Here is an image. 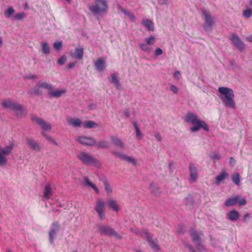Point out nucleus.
<instances>
[{
    "instance_id": "nucleus-24",
    "label": "nucleus",
    "mask_w": 252,
    "mask_h": 252,
    "mask_svg": "<svg viewBox=\"0 0 252 252\" xmlns=\"http://www.w3.org/2000/svg\"><path fill=\"white\" fill-rule=\"evenodd\" d=\"M107 205L110 209H112L115 212H118L120 210L119 205L116 200L110 199L107 201Z\"/></svg>"
},
{
    "instance_id": "nucleus-31",
    "label": "nucleus",
    "mask_w": 252,
    "mask_h": 252,
    "mask_svg": "<svg viewBox=\"0 0 252 252\" xmlns=\"http://www.w3.org/2000/svg\"><path fill=\"white\" fill-rule=\"evenodd\" d=\"M85 184L87 187L92 188L94 191L97 193L98 194L99 193V191L97 187L92 183L88 178L85 179Z\"/></svg>"
},
{
    "instance_id": "nucleus-63",
    "label": "nucleus",
    "mask_w": 252,
    "mask_h": 252,
    "mask_svg": "<svg viewBox=\"0 0 252 252\" xmlns=\"http://www.w3.org/2000/svg\"><path fill=\"white\" fill-rule=\"evenodd\" d=\"M189 250L190 251H191V247H189Z\"/></svg>"
},
{
    "instance_id": "nucleus-30",
    "label": "nucleus",
    "mask_w": 252,
    "mask_h": 252,
    "mask_svg": "<svg viewBox=\"0 0 252 252\" xmlns=\"http://www.w3.org/2000/svg\"><path fill=\"white\" fill-rule=\"evenodd\" d=\"M111 82L114 85V86L117 88L120 89L121 87V84L118 80V75L116 73H114L111 75Z\"/></svg>"
},
{
    "instance_id": "nucleus-1",
    "label": "nucleus",
    "mask_w": 252,
    "mask_h": 252,
    "mask_svg": "<svg viewBox=\"0 0 252 252\" xmlns=\"http://www.w3.org/2000/svg\"><path fill=\"white\" fill-rule=\"evenodd\" d=\"M218 92L219 98L225 107L233 109L236 108L234 93L231 89L225 87H220L218 89Z\"/></svg>"
},
{
    "instance_id": "nucleus-5",
    "label": "nucleus",
    "mask_w": 252,
    "mask_h": 252,
    "mask_svg": "<svg viewBox=\"0 0 252 252\" xmlns=\"http://www.w3.org/2000/svg\"><path fill=\"white\" fill-rule=\"evenodd\" d=\"M2 104L5 108H8L13 110L17 116H21L22 115L23 109L20 104L14 103L9 100H4Z\"/></svg>"
},
{
    "instance_id": "nucleus-6",
    "label": "nucleus",
    "mask_w": 252,
    "mask_h": 252,
    "mask_svg": "<svg viewBox=\"0 0 252 252\" xmlns=\"http://www.w3.org/2000/svg\"><path fill=\"white\" fill-rule=\"evenodd\" d=\"M98 232L101 235L114 237L117 239H120L122 237L109 226L101 225L98 229Z\"/></svg>"
},
{
    "instance_id": "nucleus-29",
    "label": "nucleus",
    "mask_w": 252,
    "mask_h": 252,
    "mask_svg": "<svg viewBox=\"0 0 252 252\" xmlns=\"http://www.w3.org/2000/svg\"><path fill=\"white\" fill-rule=\"evenodd\" d=\"M38 84L42 89L47 90L49 92L53 89V87L50 83L43 80H40Z\"/></svg>"
},
{
    "instance_id": "nucleus-42",
    "label": "nucleus",
    "mask_w": 252,
    "mask_h": 252,
    "mask_svg": "<svg viewBox=\"0 0 252 252\" xmlns=\"http://www.w3.org/2000/svg\"><path fill=\"white\" fill-rule=\"evenodd\" d=\"M26 17V15L24 12H22L16 14L12 18V20H21Z\"/></svg>"
},
{
    "instance_id": "nucleus-32",
    "label": "nucleus",
    "mask_w": 252,
    "mask_h": 252,
    "mask_svg": "<svg viewBox=\"0 0 252 252\" xmlns=\"http://www.w3.org/2000/svg\"><path fill=\"white\" fill-rule=\"evenodd\" d=\"M104 186V191L106 192V194L108 196H110L113 192V189L112 187L110 186L109 183L106 181H104L103 182Z\"/></svg>"
},
{
    "instance_id": "nucleus-26",
    "label": "nucleus",
    "mask_w": 252,
    "mask_h": 252,
    "mask_svg": "<svg viewBox=\"0 0 252 252\" xmlns=\"http://www.w3.org/2000/svg\"><path fill=\"white\" fill-rule=\"evenodd\" d=\"M142 25L149 31H154V24L152 21L149 19L143 20Z\"/></svg>"
},
{
    "instance_id": "nucleus-50",
    "label": "nucleus",
    "mask_w": 252,
    "mask_h": 252,
    "mask_svg": "<svg viewBox=\"0 0 252 252\" xmlns=\"http://www.w3.org/2000/svg\"><path fill=\"white\" fill-rule=\"evenodd\" d=\"M163 53V51L160 48H157L155 49V55L156 56H158L162 55Z\"/></svg>"
},
{
    "instance_id": "nucleus-49",
    "label": "nucleus",
    "mask_w": 252,
    "mask_h": 252,
    "mask_svg": "<svg viewBox=\"0 0 252 252\" xmlns=\"http://www.w3.org/2000/svg\"><path fill=\"white\" fill-rule=\"evenodd\" d=\"M170 90L173 92L174 94H177L179 92L178 88L175 86V85H171L170 86Z\"/></svg>"
},
{
    "instance_id": "nucleus-35",
    "label": "nucleus",
    "mask_w": 252,
    "mask_h": 252,
    "mask_svg": "<svg viewBox=\"0 0 252 252\" xmlns=\"http://www.w3.org/2000/svg\"><path fill=\"white\" fill-rule=\"evenodd\" d=\"M41 48L42 52L44 54L47 55L50 53V48L47 42H42L41 43Z\"/></svg>"
},
{
    "instance_id": "nucleus-55",
    "label": "nucleus",
    "mask_w": 252,
    "mask_h": 252,
    "mask_svg": "<svg viewBox=\"0 0 252 252\" xmlns=\"http://www.w3.org/2000/svg\"><path fill=\"white\" fill-rule=\"evenodd\" d=\"M211 157L213 159H215V160H218L220 158V155L217 154H215L212 155Z\"/></svg>"
},
{
    "instance_id": "nucleus-41",
    "label": "nucleus",
    "mask_w": 252,
    "mask_h": 252,
    "mask_svg": "<svg viewBox=\"0 0 252 252\" xmlns=\"http://www.w3.org/2000/svg\"><path fill=\"white\" fill-rule=\"evenodd\" d=\"M243 15L245 18H249L252 16V9L247 8L243 12Z\"/></svg>"
},
{
    "instance_id": "nucleus-57",
    "label": "nucleus",
    "mask_w": 252,
    "mask_h": 252,
    "mask_svg": "<svg viewBox=\"0 0 252 252\" xmlns=\"http://www.w3.org/2000/svg\"><path fill=\"white\" fill-rule=\"evenodd\" d=\"M246 39L248 41L252 43V35L247 36Z\"/></svg>"
},
{
    "instance_id": "nucleus-46",
    "label": "nucleus",
    "mask_w": 252,
    "mask_h": 252,
    "mask_svg": "<svg viewBox=\"0 0 252 252\" xmlns=\"http://www.w3.org/2000/svg\"><path fill=\"white\" fill-rule=\"evenodd\" d=\"M53 47L55 50L57 51L60 50L62 47V41H59L55 42L53 44Z\"/></svg>"
},
{
    "instance_id": "nucleus-12",
    "label": "nucleus",
    "mask_w": 252,
    "mask_h": 252,
    "mask_svg": "<svg viewBox=\"0 0 252 252\" xmlns=\"http://www.w3.org/2000/svg\"><path fill=\"white\" fill-rule=\"evenodd\" d=\"M60 226L58 223H53L49 232V239L50 243H53L56 238L58 232L60 230Z\"/></svg>"
},
{
    "instance_id": "nucleus-53",
    "label": "nucleus",
    "mask_w": 252,
    "mask_h": 252,
    "mask_svg": "<svg viewBox=\"0 0 252 252\" xmlns=\"http://www.w3.org/2000/svg\"><path fill=\"white\" fill-rule=\"evenodd\" d=\"M75 64H76L75 63H74V62L70 63L67 65V68L68 69L72 68L73 67H74L75 66Z\"/></svg>"
},
{
    "instance_id": "nucleus-11",
    "label": "nucleus",
    "mask_w": 252,
    "mask_h": 252,
    "mask_svg": "<svg viewBox=\"0 0 252 252\" xmlns=\"http://www.w3.org/2000/svg\"><path fill=\"white\" fill-rule=\"evenodd\" d=\"M94 209L99 218L101 220L103 219L105 216V202L102 199H99L97 200Z\"/></svg>"
},
{
    "instance_id": "nucleus-9",
    "label": "nucleus",
    "mask_w": 252,
    "mask_h": 252,
    "mask_svg": "<svg viewBox=\"0 0 252 252\" xmlns=\"http://www.w3.org/2000/svg\"><path fill=\"white\" fill-rule=\"evenodd\" d=\"M204 16L203 29L205 31H209L212 29L214 23V19L211 16L209 12L206 11H203Z\"/></svg>"
},
{
    "instance_id": "nucleus-48",
    "label": "nucleus",
    "mask_w": 252,
    "mask_h": 252,
    "mask_svg": "<svg viewBox=\"0 0 252 252\" xmlns=\"http://www.w3.org/2000/svg\"><path fill=\"white\" fill-rule=\"evenodd\" d=\"M42 135L49 141L51 142V143H55V141L53 138L48 134L45 133V132H42Z\"/></svg>"
},
{
    "instance_id": "nucleus-38",
    "label": "nucleus",
    "mask_w": 252,
    "mask_h": 252,
    "mask_svg": "<svg viewBox=\"0 0 252 252\" xmlns=\"http://www.w3.org/2000/svg\"><path fill=\"white\" fill-rule=\"evenodd\" d=\"M42 89L37 84L32 90L31 93L34 94H41L42 93Z\"/></svg>"
},
{
    "instance_id": "nucleus-22",
    "label": "nucleus",
    "mask_w": 252,
    "mask_h": 252,
    "mask_svg": "<svg viewBox=\"0 0 252 252\" xmlns=\"http://www.w3.org/2000/svg\"><path fill=\"white\" fill-rule=\"evenodd\" d=\"M27 144L29 147L35 151L40 150V146L38 143L32 138H28L26 140Z\"/></svg>"
},
{
    "instance_id": "nucleus-34",
    "label": "nucleus",
    "mask_w": 252,
    "mask_h": 252,
    "mask_svg": "<svg viewBox=\"0 0 252 252\" xmlns=\"http://www.w3.org/2000/svg\"><path fill=\"white\" fill-rule=\"evenodd\" d=\"M156 39L155 37L152 35L145 38L144 39L145 43L152 47L154 46L155 43L156 42Z\"/></svg>"
},
{
    "instance_id": "nucleus-14",
    "label": "nucleus",
    "mask_w": 252,
    "mask_h": 252,
    "mask_svg": "<svg viewBox=\"0 0 252 252\" xmlns=\"http://www.w3.org/2000/svg\"><path fill=\"white\" fill-rule=\"evenodd\" d=\"M32 120L33 122L38 125L43 130L47 131L51 130V125L42 119L36 117H32Z\"/></svg>"
},
{
    "instance_id": "nucleus-60",
    "label": "nucleus",
    "mask_w": 252,
    "mask_h": 252,
    "mask_svg": "<svg viewBox=\"0 0 252 252\" xmlns=\"http://www.w3.org/2000/svg\"><path fill=\"white\" fill-rule=\"evenodd\" d=\"M2 44V40L1 37L0 36V47L1 46Z\"/></svg>"
},
{
    "instance_id": "nucleus-23",
    "label": "nucleus",
    "mask_w": 252,
    "mask_h": 252,
    "mask_svg": "<svg viewBox=\"0 0 252 252\" xmlns=\"http://www.w3.org/2000/svg\"><path fill=\"white\" fill-rule=\"evenodd\" d=\"M67 122L69 125L73 127H80L82 124L81 121L78 118H69L67 119Z\"/></svg>"
},
{
    "instance_id": "nucleus-16",
    "label": "nucleus",
    "mask_w": 252,
    "mask_h": 252,
    "mask_svg": "<svg viewBox=\"0 0 252 252\" xmlns=\"http://www.w3.org/2000/svg\"><path fill=\"white\" fill-rule=\"evenodd\" d=\"M230 39L234 45L239 50H242L245 48L244 43L237 35L232 34L230 37Z\"/></svg>"
},
{
    "instance_id": "nucleus-56",
    "label": "nucleus",
    "mask_w": 252,
    "mask_h": 252,
    "mask_svg": "<svg viewBox=\"0 0 252 252\" xmlns=\"http://www.w3.org/2000/svg\"><path fill=\"white\" fill-rule=\"evenodd\" d=\"M235 159L231 157L229 158V163L231 165H233L235 164Z\"/></svg>"
},
{
    "instance_id": "nucleus-37",
    "label": "nucleus",
    "mask_w": 252,
    "mask_h": 252,
    "mask_svg": "<svg viewBox=\"0 0 252 252\" xmlns=\"http://www.w3.org/2000/svg\"><path fill=\"white\" fill-rule=\"evenodd\" d=\"M132 124L134 127L137 138L139 139H141L142 138V133L137 123L136 122H133Z\"/></svg>"
},
{
    "instance_id": "nucleus-17",
    "label": "nucleus",
    "mask_w": 252,
    "mask_h": 252,
    "mask_svg": "<svg viewBox=\"0 0 252 252\" xmlns=\"http://www.w3.org/2000/svg\"><path fill=\"white\" fill-rule=\"evenodd\" d=\"M228 176V174L225 170H223L219 173L216 177V184L219 185L222 183L223 181L226 179Z\"/></svg>"
},
{
    "instance_id": "nucleus-62",
    "label": "nucleus",
    "mask_w": 252,
    "mask_h": 252,
    "mask_svg": "<svg viewBox=\"0 0 252 252\" xmlns=\"http://www.w3.org/2000/svg\"><path fill=\"white\" fill-rule=\"evenodd\" d=\"M66 1L68 2H70V0H66Z\"/></svg>"
},
{
    "instance_id": "nucleus-7",
    "label": "nucleus",
    "mask_w": 252,
    "mask_h": 252,
    "mask_svg": "<svg viewBox=\"0 0 252 252\" xmlns=\"http://www.w3.org/2000/svg\"><path fill=\"white\" fill-rule=\"evenodd\" d=\"M140 235L149 242L154 250H159V246L157 244V241L153 239V235L152 234L149 233L146 230H144L140 232Z\"/></svg>"
},
{
    "instance_id": "nucleus-61",
    "label": "nucleus",
    "mask_w": 252,
    "mask_h": 252,
    "mask_svg": "<svg viewBox=\"0 0 252 252\" xmlns=\"http://www.w3.org/2000/svg\"><path fill=\"white\" fill-rule=\"evenodd\" d=\"M249 4L251 6H252V0H250Z\"/></svg>"
},
{
    "instance_id": "nucleus-52",
    "label": "nucleus",
    "mask_w": 252,
    "mask_h": 252,
    "mask_svg": "<svg viewBox=\"0 0 252 252\" xmlns=\"http://www.w3.org/2000/svg\"><path fill=\"white\" fill-rule=\"evenodd\" d=\"M246 200L245 198H241V199H239L238 202H237V203L240 205V206H243V205H245L246 204Z\"/></svg>"
},
{
    "instance_id": "nucleus-19",
    "label": "nucleus",
    "mask_w": 252,
    "mask_h": 252,
    "mask_svg": "<svg viewBox=\"0 0 252 252\" xmlns=\"http://www.w3.org/2000/svg\"><path fill=\"white\" fill-rule=\"evenodd\" d=\"M83 49L81 47L77 48L74 52L72 51H70V56L72 58H77L79 60L82 59L83 56Z\"/></svg>"
},
{
    "instance_id": "nucleus-20",
    "label": "nucleus",
    "mask_w": 252,
    "mask_h": 252,
    "mask_svg": "<svg viewBox=\"0 0 252 252\" xmlns=\"http://www.w3.org/2000/svg\"><path fill=\"white\" fill-rule=\"evenodd\" d=\"M226 219L232 221H236L239 218V214L235 210H232L226 214Z\"/></svg>"
},
{
    "instance_id": "nucleus-40",
    "label": "nucleus",
    "mask_w": 252,
    "mask_h": 252,
    "mask_svg": "<svg viewBox=\"0 0 252 252\" xmlns=\"http://www.w3.org/2000/svg\"><path fill=\"white\" fill-rule=\"evenodd\" d=\"M15 12V10L13 7L10 6L4 12V15L6 18H10L12 14Z\"/></svg>"
},
{
    "instance_id": "nucleus-39",
    "label": "nucleus",
    "mask_w": 252,
    "mask_h": 252,
    "mask_svg": "<svg viewBox=\"0 0 252 252\" xmlns=\"http://www.w3.org/2000/svg\"><path fill=\"white\" fill-rule=\"evenodd\" d=\"M120 9H121V11L125 13L127 17H128L129 20L131 22H134L135 20V16L131 14L130 12L126 11V10L124 9L121 7H120Z\"/></svg>"
},
{
    "instance_id": "nucleus-25",
    "label": "nucleus",
    "mask_w": 252,
    "mask_h": 252,
    "mask_svg": "<svg viewBox=\"0 0 252 252\" xmlns=\"http://www.w3.org/2000/svg\"><path fill=\"white\" fill-rule=\"evenodd\" d=\"M190 235L192 241L198 247L201 246L200 237L196 232L194 230L191 229L190 231Z\"/></svg>"
},
{
    "instance_id": "nucleus-15",
    "label": "nucleus",
    "mask_w": 252,
    "mask_h": 252,
    "mask_svg": "<svg viewBox=\"0 0 252 252\" xmlns=\"http://www.w3.org/2000/svg\"><path fill=\"white\" fill-rule=\"evenodd\" d=\"M106 61V58L103 57L98 58L94 62V65L97 71L100 72L105 69L107 66Z\"/></svg>"
},
{
    "instance_id": "nucleus-3",
    "label": "nucleus",
    "mask_w": 252,
    "mask_h": 252,
    "mask_svg": "<svg viewBox=\"0 0 252 252\" xmlns=\"http://www.w3.org/2000/svg\"><path fill=\"white\" fill-rule=\"evenodd\" d=\"M108 0H94V3L88 5V9L94 15L106 14L109 9Z\"/></svg>"
},
{
    "instance_id": "nucleus-59",
    "label": "nucleus",
    "mask_w": 252,
    "mask_h": 252,
    "mask_svg": "<svg viewBox=\"0 0 252 252\" xmlns=\"http://www.w3.org/2000/svg\"><path fill=\"white\" fill-rule=\"evenodd\" d=\"M250 217V215L249 214H246L245 216H244V219H247V218H249Z\"/></svg>"
},
{
    "instance_id": "nucleus-10",
    "label": "nucleus",
    "mask_w": 252,
    "mask_h": 252,
    "mask_svg": "<svg viewBox=\"0 0 252 252\" xmlns=\"http://www.w3.org/2000/svg\"><path fill=\"white\" fill-rule=\"evenodd\" d=\"M112 153L114 156L134 166H136L137 165V159L133 157L127 156L124 153H119L112 151Z\"/></svg>"
},
{
    "instance_id": "nucleus-8",
    "label": "nucleus",
    "mask_w": 252,
    "mask_h": 252,
    "mask_svg": "<svg viewBox=\"0 0 252 252\" xmlns=\"http://www.w3.org/2000/svg\"><path fill=\"white\" fill-rule=\"evenodd\" d=\"M77 157L83 163L86 164L94 165L97 163V160L95 158L86 152H79Z\"/></svg>"
},
{
    "instance_id": "nucleus-21",
    "label": "nucleus",
    "mask_w": 252,
    "mask_h": 252,
    "mask_svg": "<svg viewBox=\"0 0 252 252\" xmlns=\"http://www.w3.org/2000/svg\"><path fill=\"white\" fill-rule=\"evenodd\" d=\"M65 89H57L56 90H51L49 92V95L54 97H59L66 92Z\"/></svg>"
},
{
    "instance_id": "nucleus-28",
    "label": "nucleus",
    "mask_w": 252,
    "mask_h": 252,
    "mask_svg": "<svg viewBox=\"0 0 252 252\" xmlns=\"http://www.w3.org/2000/svg\"><path fill=\"white\" fill-rule=\"evenodd\" d=\"M239 199V196H235L234 197L229 198L225 201V205L226 206H233L237 203Z\"/></svg>"
},
{
    "instance_id": "nucleus-44",
    "label": "nucleus",
    "mask_w": 252,
    "mask_h": 252,
    "mask_svg": "<svg viewBox=\"0 0 252 252\" xmlns=\"http://www.w3.org/2000/svg\"><path fill=\"white\" fill-rule=\"evenodd\" d=\"M232 180L236 185H239L240 184V176L239 174L236 173L234 174L232 177Z\"/></svg>"
},
{
    "instance_id": "nucleus-13",
    "label": "nucleus",
    "mask_w": 252,
    "mask_h": 252,
    "mask_svg": "<svg viewBox=\"0 0 252 252\" xmlns=\"http://www.w3.org/2000/svg\"><path fill=\"white\" fill-rule=\"evenodd\" d=\"M75 139L80 144L86 146H93L96 144L95 140L91 137L81 136L77 137Z\"/></svg>"
},
{
    "instance_id": "nucleus-47",
    "label": "nucleus",
    "mask_w": 252,
    "mask_h": 252,
    "mask_svg": "<svg viewBox=\"0 0 252 252\" xmlns=\"http://www.w3.org/2000/svg\"><path fill=\"white\" fill-rule=\"evenodd\" d=\"M66 57L65 56H63L58 60L57 63L59 65H62L66 62Z\"/></svg>"
},
{
    "instance_id": "nucleus-18",
    "label": "nucleus",
    "mask_w": 252,
    "mask_h": 252,
    "mask_svg": "<svg viewBox=\"0 0 252 252\" xmlns=\"http://www.w3.org/2000/svg\"><path fill=\"white\" fill-rule=\"evenodd\" d=\"M190 177L189 181L190 182H195L197 179L198 175L196 168L192 164H189Z\"/></svg>"
},
{
    "instance_id": "nucleus-27",
    "label": "nucleus",
    "mask_w": 252,
    "mask_h": 252,
    "mask_svg": "<svg viewBox=\"0 0 252 252\" xmlns=\"http://www.w3.org/2000/svg\"><path fill=\"white\" fill-rule=\"evenodd\" d=\"M52 194V189L50 184H47L45 186L44 191L43 193V197L45 199L50 198Z\"/></svg>"
},
{
    "instance_id": "nucleus-2",
    "label": "nucleus",
    "mask_w": 252,
    "mask_h": 252,
    "mask_svg": "<svg viewBox=\"0 0 252 252\" xmlns=\"http://www.w3.org/2000/svg\"><path fill=\"white\" fill-rule=\"evenodd\" d=\"M185 121L188 124L192 125L189 128L192 132L198 131L200 128H203L206 131H209L208 125L199 117L192 113H188L184 118Z\"/></svg>"
},
{
    "instance_id": "nucleus-45",
    "label": "nucleus",
    "mask_w": 252,
    "mask_h": 252,
    "mask_svg": "<svg viewBox=\"0 0 252 252\" xmlns=\"http://www.w3.org/2000/svg\"><path fill=\"white\" fill-rule=\"evenodd\" d=\"M86 128H92L96 126V124L93 121H87L83 124Z\"/></svg>"
},
{
    "instance_id": "nucleus-43",
    "label": "nucleus",
    "mask_w": 252,
    "mask_h": 252,
    "mask_svg": "<svg viewBox=\"0 0 252 252\" xmlns=\"http://www.w3.org/2000/svg\"><path fill=\"white\" fill-rule=\"evenodd\" d=\"M96 146L99 148H106L108 147L109 143L106 141H101L97 143Z\"/></svg>"
},
{
    "instance_id": "nucleus-36",
    "label": "nucleus",
    "mask_w": 252,
    "mask_h": 252,
    "mask_svg": "<svg viewBox=\"0 0 252 252\" xmlns=\"http://www.w3.org/2000/svg\"><path fill=\"white\" fill-rule=\"evenodd\" d=\"M111 140L113 143L118 148L120 149L124 148V144L119 139L112 137Z\"/></svg>"
},
{
    "instance_id": "nucleus-4",
    "label": "nucleus",
    "mask_w": 252,
    "mask_h": 252,
    "mask_svg": "<svg viewBox=\"0 0 252 252\" xmlns=\"http://www.w3.org/2000/svg\"><path fill=\"white\" fill-rule=\"evenodd\" d=\"M15 147L14 141H11L4 147L0 145V166H5L8 161L7 157L10 155Z\"/></svg>"
},
{
    "instance_id": "nucleus-51",
    "label": "nucleus",
    "mask_w": 252,
    "mask_h": 252,
    "mask_svg": "<svg viewBox=\"0 0 252 252\" xmlns=\"http://www.w3.org/2000/svg\"><path fill=\"white\" fill-rule=\"evenodd\" d=\"M173 76L177 81L179 80L181 77V72L179 71H175Z\"/></svg>"
},
{
    "instance_id": "nucleus-58",
    "label": "nucleus",
    "mask_w": 252,
    "mask_h": 252,
    "mask_svg": "<svg viewBox=\"0 0 252 252\" xmlns=\"http://www.w3.org/2000/svg\"><path fill=\"white\" fill-rule=\"evenodd\" d=\"M167 0H159V2L161 4H166Z\"/></svg>"
},
{
    "instance_id": "nucleus-54",
    "label": "nucleus",
    "mask_w": 252,
    "mask_h": 252,
    "mask_svg": "<svg viewBox=\"0 0 252 252\" xmlns=\"http://www.w3.org/2000/svg\"><path fill=\"white\" fill-rule=\"evenodd\" d=\"M155 137L158 141H160L161 140V136L159 133H157L155 134Z\"/></svg>"
},
{
    "instance_id": "nucleus-33",
    "label": "nucleus",
    "mask_w": 252,
    "mask_h": 252,
    "mask_svg": "<svg viewBox=\"0 0 252 252\" xmlns=\"http://www.w3.org/2000/svg\"><path fill=\"white\" fill-rule=\"evenodd\" d=\"M140 49L143 52L149 53L151 52L153 47L150 46L145 43H141L139 44Z\"/></svg>"
}]
</instances>
